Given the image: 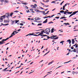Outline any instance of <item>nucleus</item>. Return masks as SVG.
Instances as JSON below:
<instances>
[{
    "instance_id": "0e129e2a",
    "label": "nucleus",
    "mask_w": 78,
    "mask_h": 78,
    "mask_svg": "<svg viewBox=\"0 0 78 78\" xmlns=\"http://www.w3.org/2000/svg\"><path fill=\"white\" fill-rule=\"evenodd\" d=\"M34 19L36 20H37V17L35 18Z\"/></svg>"
},
{
    "instance_id": "f3484780",
    "label": "nucleus",
    "mask_w": 78,
    "mask_h": 78,
    "mask_svg": "<svg viewBox=\"0 0 78 78\" xmlns=\"http://www.w3.org/2000/svg\"><path fill=\"white\" fill-rule=\"evenodd\" d=\"M33 35V34H28L26 35V36H31Z\"/></svg>"
},
{
    "instance_id": "e2e57ef3",
    "label": "nucleus",
    "mask_w": 78,
    "mask_h": 78,
    "mask_svg": "<svg viewBox=\"0 0 78 78\" xmlns=\"http://www.w3.org/2000/svg\"><path fill=\"white\" fill-rule=\"evenodd\" d=\"M39 7L40 8H41V9H44L42 8L41 7Z\"/></svg>"
},
{
    "instance_id": "8fccbe9b",
    "label": "nucleus",
    "mask_w": 78,
    "mask_h": 78,
    "mask_svg": "<svg viewBox=\"0 0 78 78\" xmlns=\"http://www.w3.org/2000/svg\"><path fill=\"white\" fill-rule=\"evenodd\" d=\"M55 19H59V17H55Z\"/></svg>"
},
{
    "instance_id": "dca6fc26",
    "label": "nucleus",
    "mask_w": 78,
    "mask_h": 78,
    "mask_svg": "<svg viewBox=\"0 0 78 78\" xmlns=\"http://www.w3.org/2000/svg\"><path fill=\"white\" fill-rule=\"evenodd\" d=\"M60 12L61 13H64H64L65 12V11L64 12V11L63 10H61L60 11Z\"/></svg>"
},
{
    "instance_id": "338daca9",
    "label": "nucleus",
    "mask_w": 78,
    "mask_h": 78,
    "mask_svg": "<svg viewBox=\"0 0 78 78\" xmlns=\"http://www.w3.org/2000/svg\"><path fill=\"white\" fill-rule=\"evenodd\" d=\"M41 5H44V4L43 3H42V2H41Z\"/></svg>"
},
{
    "instance_id": "9b49d317",
    "label": "nucleus",
    "mask_w": 78,
    "mask_h": 78,
    "mask_svg": "<svg viewBox=\"0 0 78 78\" xmlns=\"http://www.w3.org/2000/svg\"><path fill=\"white\" fill-rule=\"evenodd\" d=\"M67 42H69V44H71V40L70 39L67 40Z\"/></svg>"
},
{
    "instance_id": "1a4fd4ad",
    "label": "nucleus",
    "mask_w": 78,
    "mask_h": 78,
    "mask_svg": "<svg viewBox=\"0 0 78 78\" xmlns=\"http://www.w3.org/2000/svg\"><path fill=\"white\" fill-rule=\"evenodd\" d=\"M54 62V61L52 60L51 62H50L48 64V66H49V65H51V64H52V63H53V62Z\"/></svg>"
},
{
    "instance_id": "69168bd1",
    "label": "nucleus",
    "mask_w": 78,
    "mask_h": 78,
    "mask_svg": "<svg viewBox=\"0 0 78 78\" xmlns=\"http://www.w3.org/2000/svg\"><path fill=\"white\" fill-rule=\"evenodd\" d=\"M21 31V29H19L17 30L18 31Z\"/></svg>"
},
{
    "instance_id": "423d86ee",
    "label": "nucleus",
    "mask_w": 78,
    "mask_h": 78,
    "mask_svg": "<svg viewBox=\"0 0 78 78\" xmlns=\"http://www.w3.org/2000/svg\"><path fill=\"white\" fill-rule=\"evenodd\" d=\"M73 52H76V53H78V48H77L76 49H74L73 50Z\"/></svg>"
},
{
    "instance_id": "052dcab7",
    "label": "nucleus",
    "mask_w": 78,
    "mask_h": 78,
    "mask_svg": "<svg viewBox=\"0 0 78 78\" xmlns=\"http://www.w3.org/2000/svg\"><path fill=\"white\" fill-rule=\"evenodd\" d=\"M47 54H48V53H46L44 55V56H45L46 55H47Z\"/></svg>"
},
{
    "instance_id": "58836bf2",
    "label": "nucleus",
    "mask_w": 78,
    "mask_h": 78,
    "mask_svg": "<svg viewBox=\"0 0 78 78\" xmlns=\"http://www.w3.org/2000/svg\"><path fill=\"white\" fill-rule=\"evenodd\" d=\"M2 71H3V72H7V71H8L7 70H6L5 69H3Z\"/></svg>"
},
{
    "instance_id": "6e6d98bb",
    "label": "nucleus",
    "mask_w": 78,
    "mask_h": 78,
    "mask_svg": "<svg viewBox=\"0 0 78 78\" xmlns=\"http://www.w3.org/2000/svg\"><path fill=\"white\" fill-rule=\"evenodd\" d=\"M49 1H49V0H46V2L47 3H48V2H49Z\"/></svg>"
},
{
    "instance_id": "09e8293b",
    "label": "nucleus",
    "mask_w": 78,
    "mask_h": 78,
    "mask_svg": "<svg viewBox=\"0 0 78 78\" xmlns=\"http://www.w3.org/2000/svg\"><path fill=\"white\" fill-rule=\"evenodd\" d=\"M45 7H48L49 6V5H44Z\"/></svg>"
},
{
    "instance_id": "864d4df0",
    "label": "nucleus",
    "mask_w": 78,
    "mask_h": 78,
    "mask_svg": "<svg viewBox=\"0 0 78 78\" xmlns=\"http://www.w3.org/2000/svg\"><path fill=\"white\" fill-rule=\"evenodd\" d=\"M43 18L44 19H46V18H48V16H46L45 17H44Z\"/></svg>"
},
{
    "instance_id": "412c9836",
    "label": "nucleus",
    "mask_w": 78,
    "mask_h": 78,
    "mask_svg": "<svg viewBox=\"0 0 78 78\" xmlns=\"http://www.w3.org/2000/svg\"><path fill=\"white\" fill-rule=\"evenodd\" d=\"M67 18L66 17H62L60 18V19H66Z\"/></svg>"
},
{
    "instance_id": "cd10ccee",
    "label": "nucleus",
    "mask_w": 78,
    "mask_h": 78,
    "mask_svg": "<svg viewBox=\"0 0 78 78\" xmlns=\"http://www.w3.org/2000/svg\"><path fill=\"white\" fill-rule=\"evenodd\" d=\"M78 11H76L75 12H73V14H74L75 15V14H76V13L78 12Z\"/></svg>"
},
{
    "instance_id": "4468645a",
    "label": "nucleus",
    "mask_w": 78,
    "mask_h": 78,
    "mask_svg": "<svg viewBox=\"0 0 78 78\" xmlns=\"http://www.w3.org/2000/svg\"><path fill=\"white\" fill-rule=\"evenodd\" d=\"M11 22H12V25H13V24H14L15 23V20H11Z\"/></svg>"
},
{
    "instance_id": "bf43d9fd",
    "label": "nucleus",
    "mask_w": 78,
    "mask_h": 78,
    "mask_svg": "<svg viewBox=\"0 0 78 78\" xmlns=\"http://www.w3.org/2000/svg\"><path fill=\"white\" fill-rule=\"evenodd\" d=\"M32 2H37V1H36L35 0H32Z\"/></svg>"
},
{
    "instance_id": "a211bd4d",
    "label": "nucleus",
    "mask_w": 78,
    "mask_h": 78,
    "mask_svg": "<svg viewBox=\"0 0 78 78\" xmlns=\"http://www.w3.org/2000/svg\"><path fill=\"white\" fill-rule=\"evenodd\" d=\"M74 43H75V41L74 39H73L72 40V44H74Z\"/></svg>"
},
{
    "instance_id": "49530a36",
    "label": "nucleus",
    "mask_w": 78,
    "mask_h": 78,
    "mask_svg": "<svg viewBox=\"0 0 78 78\" xmlns=\"http://www.w3.org/2000/svg\"><path fill=\"white\" fill-rule=\"evenodd\" d=\"M19 12V11H18L17 10H16L15 11H14V12Z\"/></svg>"
},
{
    "instance_id": "2eb2a0df",
    "label": "nucleus",
    "mask_w": 78,
    "mask_h": 78,
    "mask_svg": "<svg viewBox=\"0 0 78 78\" xmlns=\"http://www.w3.org/2000/svg\"><path fill=\"white\" fill-rule=\"evenodd\" d=\"M58 38L59 37H55V38H51V39H53L54 40H56V39H58Z\"/></svg>"
},
{
    "instance_id": "393cba45",
    "label": "nucleus",
    "mask_w": 78,
    "mask_h": 78,
    "mask_svg": "<svg viewBox=\"0 0 78 78\" xmlns=\"http://www.w3.org/2000/svg\"><path fill=\"white\" fill-rule=\"evenodd\" d=\"M42 24L41 23H39L37 24V26H41V25H42Z\"/></svg>"
},
{
    "instance_id": "a19ab883",
    "label": "nucleus",
    "mask_w": 78,
    "mask_h": 78,
    "mask_svg": "<svg viewBox=\"0 0 78 78\" xmlns=\"http://www.w3.org/2000/svg\"><path fill=\"white\" fill-rule=\"evenodd\" d=\"M22 4L23 5H27V4L26 3H22Z\"/></svg>"
},
{
    "instance_id": "aec40b11",
    "label": "nucleus",
    "mask_w": 78,
    "mask_h": 78,
    "mask_svg": "<svg viewBox=\"0 0 78 78\" xmlns=\"http://www.w3.org/2000/svg\"><path fill=\"white\" fill-rule=\"evenodd\" d=\"M63 24L64 25H70V24H69V23H63Z\"/></svg>"
},
{
    "instance_id": "f03ea898",
    "label": "nucleus",
    "mask_w": 78,
    "mask_h": 78,
    "mask_svg": "<svg viewBox=\"0 0 78 78\" xmlns=\"http://www.w3.org/2000/svg\"><path fill=\"white\" fill-rule=\"evenodd\" d=\"M45 31H46V34L48 35V34H49V33H48L50 32V30L48 28H47L45 30Z\"/></svg>"
},
{
    "instance_id": "6ab92c4d",
    "label": "nucleus",
    "mask_w": 78,
    "mask_h": 78,
    "mask_svg": "<svg viewBox=\"0 0 78 78\" xmlns=\"http://www.w3.org/2000/svg\"><path fill=\"white\" fill-rule=\"evenodd\" d=\"M73 15H74L73 13L71 15L69 16V18H70V17L72 16H73Z\"/></svg>"
},
{
    "instance_id": "6e6552de",
    "label": "nucleus",
    "mask_w": 78,
    "mask_h": 78,
    "mask_svg": "<svg viewBox=\"0 0 78 78\" xmlns=\"http://www.w3.org/2000/svg\"><path fill=\"white\" fill-rule=\"evenodd\" d=\"M1 25H3V26H7V25H9V24L8 23L3 24V23H1Z\"/></svg>"
},
{
    "instance_id": "37998d69",
    "label": "nucleus",
    "mask_w": 78,
    "mask_h": 78,
    "mask_svg": "<svg viewBox=\"0 0 78 78\" xmlns=\"http://www.w3.org/2000/svg\"><path fill=\"white\" fill-rule=\"evenodd\" d=\"M1 42V41H0V45H2V44H4V43H5V42L2 43Z\"/></svg>"
},
{
    "instance_id": "79ce46f5",
    "label": "nucleus",
    "mask_w": 78,
    "mask_h": 78,
    "mask_svg": "<svg viewBox=\"0 0 78 78\" xmlns=\"http://www.w3.org/2000/svg\"><path fill=\"white\" fill-rule=\"evenodd\" d=\"M63 42H64V41H62L60 42V43L62 44V43H63Z\"/></svg>"
},
{
    "instance_id": "4d7b16f0",
    "label": "nucleus",
    "mask_w": 78,
    "mask_h": 78,
    "mask_svg": "<svg viewBox=\"0 0 78 78\" xmlns=\"http://www.w3.org/2000/svg\"><path fill=\"white\" fill-rule=\"evenodd\" d=\"M71 49H72V50H73V49L74 48L73 47V46H72L71 48Z\"/></svg>"
},
{
    "instance_id": "5701e85b",
    "label": "nucleus",
    "mask_w": 78,
    "mask_h": 78,
    "mask_svg": "<svg viewBox=\"0 0 78 78\" xmlns=\"http://www.w3.org/2000/svg\"><path fill=\"white\" fill-rule=\"evenodd\" d=\"M19 22V20H15V22H16L15 23H17V22Z\"/></svg>"
},
{
    "instance_id": "680f3d73",
    "label": "nucleus",
    "mask_w": 78,
    "mask_h": 78,
    "mask_svg": "<svg viewBox=\"0 0 78 78\" xmlns=\"http://www.w3.org/2000/svg\"><path fill=\"white\" fill-rule=\"evenodd\" d=\"M23 23H25V21H22Z\"/></svg>"
},
{
    "instance_id": "13d9d810",
    "label": "nucleus",
    "mask_w": 78,
    "mask_h": 78,
    "mask_svg": "<svg viewBox=\"0 0 78 78\" xmlns=\"http://www.w3.org/2000/svg\"><path fill=\"white\" fill-rule=\"evenodd\" d=\"M78 47V45L77 44H76V48H77Z\"/></svg>"
},
{
    "instance_id": "2f4dec72",
    "label": "nucleus",
    "mask_w": 78,
    "mask_h": 78,
    "mask_svg": "<svg viewBox=\"0 0 78 78\" xmlns=\"http://www.w3.org/2000/svg\"><path fill=\"white\" fill-rule=\"evenodd\" d=\"M70 61H70L69 62H64V64H66L67 63H69V62H70Z\"/></svg>"
},
{
    "instance_id": "c85d7f7f",
    "label": "nucleus",
    "mask_w": 78,
    "mask_h": 78,
    "mask_svg": "<svg viewBox=\"0 0 78 78\" xmlns=\"http://www.w3.org/2000/svg\"><path fill=\"white\" fill-rule=\"evenodd\" d=\"M76 73V72L75 71H73L72 72V73L73 75H74V73Z\"/></svg>"
},
{
    "instance_id": "4be33fe9",
    "label": "nucleus",
    "mask_w": 78,
    "mask_h": 78,
    "mask_svg": "<svg viewBox=\"0 0 78 78\" xmlns=\"http://www.w3.org/2000/svg\"><path fill=\"white\" fill-rule=\"evenodd\" d=\"M3 22V19L2 18H0V22Z\"/></svg>"
},
{
    "instance_id": "3c124183",
    "label": "nucleus",
    "mask_w": 78,
    "mask_h": 78,
    "mask_svg": "<svg viewBox=\"0 0 78 78\" xmlns=\"http://www.w3.org/2000/svg\"><path fill=\"white\" fill-rule=\"evenodd\" d=\"M68 5V3H67L66 4H65L64 5L65 6H66L67 5Z\"/></svg>"
},
{
    "instance_id": "de8ad7c7",
    "label": "nucleus",
    "mask_w": 78,
    "mask_h": 78,
    "mask_svg": "<svg viewBox=\"0 0 78 78\" xmlns=\"http://www.w3.org/2000/svg\"><path fill=\"white\" fill-rule=\"evenodd\" d=\"M64 1H63L62 3H60V5H62V3H64Z\"/></svg>"
},
{
    "instance_id": "72a5a7b5",
    "label": "nucleus",
    "mask_w": 78,
    "mask_h": 78,
    "mask_svg": "<svg viewBox=\"0 0 78 78\" xmlns=\"http://www.w3.org/2000/svg\"><path fill=\"white\" fill-rule=\"evenodd\" d=\"M37 23H42V21H37Z\"/></svg>"
},
{
    "instance_id": "c03bdc74",
    "label": "nucleus",
    "mask_w": 78,
    "mask_h": 78,
    "mask_svg": "<svg viewBox=\"0 0 78 78\" xmlns=\"http://www.w3.org/2000/svg\"><path fill=\"white\" fill-rule=\"evenodd\" d=\"M27 12V13H28V12H30V11H29V10L27 9V11H26Z\"/></svg>"
},
{
    "instance_id": "a878e982",
    "label": "nucleus",
    "mask_w": 78,
    "mask_h": 78,
    "mask_svg": "<svg viewBox=\"0 0 78 78\" xmlns=\"http://www.w3.org/2000/svg\"><path fill=\"white\" fill-rule=\"evenodd\" d=\"M45 31V30H42V32H43V33H46V34H47V32Z\"/></svg>"
},
{
    "instance_id": "f257e3e1",
    "label": "nucleus",
    "mask_w": 78,
    "mask_h": 78,
    "mask_svg": "<svg viewBox=\"0 0 78 78\" xmlns=\"http://www.w3.org/2000/svg\"><path fill=\"white\" fill-rule=\"evenodd\" d=\"M44 33H43V32H42V31H41V33H40L39 34H38V35H40V36H42L43 37H44V36H48H48L46 35H42L44 34Z\"/></svg>"
},
{
    "instance_id": "e433bc0d",
    "label": "nucleus",
    "mask_w": 78,
    "mask_h": 78,
    "mask_svg": "<svg viewBox=\"0 0 78 78\" xmlns=\"http://www.w3.org/2000/svg\"><path fill=\"white\" fill-rule=\"evenodd\" d=\"M5 3H8V1L7 0H5Z\"/></svg>"
},
{
    "instance_id": "603ef678",
    "label": "nucleus",
    "mask_w": 78,
    "mask_h": 78,
    "mask_svg": "<svg viewBox=\"0 0 78 78\" xmlns=\"http://www.w3.org/2000/svg\"><path fill=\"white\" fill-rule=\"evenodd\" d=\"M0 1L1 2H3L4 0H0Z\"/></svg>"
},
{
    "instance_id": "bb28decb",
    "label": "nucleus",
    "mask_w": 78,
    "mask_h": 78,
    "mask_svg": "<svg viewBox=\"0 0 78 78\" xmlns=\"http://www.w3.org/2000/svg\"><path fill=\"white\" fill-rule=\"evenodd\" d=\"M13 14V12H12L10 13V17H12V15Z\"/></svg>"
},
{
    "instance_id": "9d476101",
    "label": "nucleus",
    "mask_w": 78,
    "mask_h": 78,
    "mask_svg": "<svg viewBox=\"0 0 78 78\" xmlns=\"http://www.w3.org/2000/svg\"><path fill=\"white\" fill-rule=\"evenodd\" d=\"M67 14H70V12H67V11H65V12L64 13V14H67Z\"/></svg>"
},
{
    "instance_id": "f704fd0d",
    "label": "nucleus",
    "mask_w": 78,
    "mask_h": 78,
    "mask_svg": "<svg viewBox=\"0 0 78 78\" xmlns=\"http://www.w3.org/2000/svg\"><path fill=\"white\" fill-rule=\"evenodd\" d=\"M36 35V34H32V36H39L38 35Z\"/></svg>"
},
{
    "instance_id": "7c9ffc66",
    "label": "nucleus",
    "mask_w": 78,
    "mask_h": 78,
    "mask_svg": "<svg viewBox=\"0 0 78 78\" xmlns=\"http://www.w3.org/2000/svg\"><path fill=\"white\" fill-rule=\"evenodd\" d=\"M56 3V2L55 1H53L51 2V3Z\"/></svg>"
},
{
    "instance_id": "473e14b6",
    "label": "nucleus",
    "mask_w": 78,
    "mask_h": 78,
    "mask_svg": "<svg viewBox=\"0 0 78 78\" xmlns=\"http://www.w3.org/2000/svg\"><path fill=\"white\" fill-rule=\"evenodd\" d=\"M53 30H54V28H52L51 30V33H53V31H53Z\"/></svg>"
},
{
    "instance_id": "b1692460",
    "label": "nucleus",
    "mask_w": 78,
    "mask_h": 78,
    "mask_svg": "<svg viewBox=\"0 0 78 78\" xmlns=\"http://www.w3.org/2000/svg\"><path fill=\"white\" fill-rule=\"evenodd\" d=\"M55 16V15H53L52 16H51L50 17V16H48V17H49V18H51V17H53V16Z\"/></svg>"
},
{
    "instance_id": "c756f323",
    "label": "nucleus",
    "mask_w": 78,
    "mask_h": 78,
    "mask_svg": "<svg viewBox=\"0 0 78 78\" xmlns=\"http://www.w3.org/2000/svg\"><path fill=\"white\" fill-rule=\"evenodd\" d=\"M31 6H33V8H36V7L33 5H32Z\"/></svg>"
},
{
    "instance_id": "5fc2aeb1",
    "label": "nucleus",
    "mask_w": 78,
    "mask_h": 78,
    "mask_svg": "<svg viewBox=\"0 0 78 78\" xmlns=\"http://www.w3.org/2000/svg\"><path fill=\"white\" fill-rule=\"evenodd\" d=\"M34 6L36 7H37V4H34Z\"/></svg>"
},
{
    "instance_id": "0eeeda50",
    "label": "nucleus",
    "mask_w": 78,
    "mask_h": 78,
    "mask_svg": "<svg viewBox=\"0 0 78 78\" xmlns=\"http://www.w3.org/2000/svg\"><path fill=\"white\" fill-rule=\"evenodd\" d=\"M9 39V37H8L7 38H6V39H3L2 40V41H4V42L5 41H7V40H8V39Z\"/></svg>"
},
{
    "instance_id": "39448f33",
    "label": "nucleus",
    "mask_w": 78,
    "mask_h": 78,
    "mask_svg": "<svg viewBox=\"0 0 78 78\" xmlns=\"http://www.w3.org/2000/svg\"><path fill=\"white\" fill-rule=\"evenodd\" d=\"M15 33L14 32H13L11 34V36H10L9 38H11V37H12L13 36H14V35H15Z\"/></svg>"
},
{
    "instance_id": "c9c22d12",
    "label": "nucleus",
    "mask_w": 78,
    "mask_h": 78,
    "mask_svg": "<svg viewBox=\"0 0 78 78\" xmlns=\"http://www.w3.org/2000/svg\"><path fill=\"white\" fill-rule=\"evenodd\" d=\"M40 20V18L39 17H37V20Z\"/></svg>"
},
{
    "instance_id": "20e7f679",
    "label": "nucleus",
    "mask_w": 78,
    "mask_h": 78,
    "mask_svg": "<svg viewBox=\"0 0 78 78\" xmlns=\"http://www.w3.org/2000/svg\"><path fill=\"white\" fill-rule=\"evenodd\" d=\"M35 11L36 12H41V13H43V14L44 13V11H40L37 9H35Z\"/></svg>"
},
{
    "instance_id": "7ed1b4c3",
    "label": "nucleus",
    "mask_w": 78,
    "mask_h": 78,
    "mask_svg": "<svg viewBox=\"0 0 78 78\" xmlns=\"http://www.w3.org/2000/svg\"><path fill=\"white\" fill-rule=\"evenodd\" d=\"M5 15V17H6V18H9V17H10V14L9 13H7Z\"/></svg>"
},
{
    "instance_id": "f8f14e48",
    "label": "nucleus",
    "mask_w": 78,
    "mask_h": 78,
    "mask_svg": "<svg viewBox=\"0 0 78 78\" xmlns=\"http://www.w3.org/2000/svg\"><path fill=\"white\" fill-rule=\"evenodd\" d=\"M5 17H6V16H5V15L3 16H2L1 18H2V19H5Z\"/></svg>"
},
{
    "instance_id": "4c0bfd02",
    "label": "nucleus",
    "mask_w": 78,
    "mask_h": 78,
    "mask_svg": "<svg viewBox=\"0 0 78 78\" xmlns=\"http://www.w3.org/2000/svg\"><path fill=\"white\" fill-rule=\"evenodd\" d=\"M25 8H26V9H28V7L26 5H25Z\"/></svg>"
},
{
    "instance_id": "774afa93",
    "label": "nucleus",
    "mask_w": 78,
    "mask_h": 78,
    "mask_svg": "<svg viewBox=\"0 0 78 78\" xmlns=\"http://www.w3.org/2000/svg\"><path fill=\"white\" fill-rule=\"evenodd\" d=\"M76 75L77 74H78V72H76Z\"/></svg>"
},
{
    "instance_id": "a18cd8bd",
    "label": "nucleus",
    "mask_w": 78,
    "mask_h": 78,
    "mask_svg": "<svg viewBox=\"0 0 78 78\" xmlns=\"http://www.w3.org/2000/svg\"><path fill=\"white\" fill-rule=\"evenodd\" d=\"M20 25L21 26H23V24H22V23H20Z\"/></svg>"
},
{
    "instance_id": "ddd939ff",
    "label": "nucleus",
    "mask_w": 78,
    "mask_h": 78,
    "mask_svg": "<svg viewBox=\"0 0 78 78\" xmlns=\"http://www.w3.org/2000/svg\"><path fill=\"white\" fill-rule=\"evenodd\" d=\"M47 20H48L47 19H46L43 22V23H47Z\"/></svg>"
},
{
    "instance_id": "ea45409f",
    "label": "nucleus",
    "mask_w": 78,
    "mask_h": 78,
    "mask_svg": "<svg viewBox=\"0 0 78 78\" xmlns=\"http://www.w3.org/2000/svg\"><path fill=\"white\" fill-rule=\"evenodd\" d=\"M48 23H49V24H50V23H53V22L51 21V22H49Z\"/></svg>"
}]
</instances>
